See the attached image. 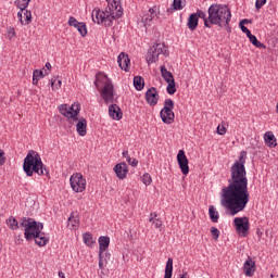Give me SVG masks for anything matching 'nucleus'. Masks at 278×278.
I'll use <instances>...</instances> for the list:
<instances>
[{
    "instance_id": "1",
    "label": "nucleus",
    "mask_w": 278,
    "mask_h": 278,
    "mask_svg": "<svg viewBox=\"0 0 278 278\" xmlns=\"http://www.w3.org/2000/svg\"><path fill=\"white\" fill-rule=\"evenodd\" d=\"M247 152L242 151L238 161L230 167L228 186L222 188L220 204L229 210L231 216L244 212L251 193L249 192V178H247Z\"/></svg>"
},
{
    "instance_id": "2",
    "label": "nucleus",
    "mask_w": 278,
    "mask_h": 278,
    "mask_svg": "<svg viewBox=\"0 0 278 278\" xmlns=\"http://www.w3.org/2000/svg\"><path fill=\"white\" fill-rule=\"evenodd\" d=\"M108 8L105 11L99 9L93 10L92 21L98 25H103V27H112L114 21L123 16V7H121V0H106Z\"/></svg>"
},
{
    "instance_id": "3",
    "label": "nucleus",
    "mask_w": 278,
    "mask_h": 278,
    "mask_svg": "<svg viewBox=\"0 0 278 278\" xmlns=\"http://www.w3.org/2000/svg\"><path fill=\"white\" fill-rule=\"evenodd\" d=\"M208 21L205 22V27L212 29V25L226 27L227 31H231L229 23H231V10L225 4L213 3L207 10Z\"/></svg>"
},
{
    "instance_id": "4",
    "label": "nucleus",
    "mask_w": 278,
    "mask_h": 278,
    "mask_svg": "<svg viewBox=\"0 0 278 278\" xmlns=\"http://www.w3.org/2000/svg\"><path fill=\"white\" fill-rule=\"evenodd\" d=\"M20 227H24V236L26 240L35 239V243L38 244V247H47V242H49V237H47V235L42 232V229L45 228V225H42V223H38L31 218L22 217L20 222Z\"/></svg>"
},
{
    "instance_id": "5",
    "label": "nucleus",
    "mask_w": 278,
    "mask_h": 278,
    "mask_svg": "<svg viewBox=\"0 0 278 278\" xmlns=\"http://www.w3.org/2000/svg\"><path fill=\"white\" fill-rule=\"evenodd\" d=\"M23 170L27 177H33L34 173L37 175H49V169L42 163V159L38 152L30 150L24 159Z\"/></svg>"
},
{
    "instance_id": "6",
    "label": "nucleus",
    "mask_w": 278,
    "mask_h": 278,
    "mask_svg": "<svg viewBox=\"0 0 278 278\" xmlns=\"http://www.w3.org/2000/svg\"><path fill=\"white\" fill-rule=\"evenodd\" d=\"M94 86L100 90V96L105 103H114V85L108 78V75L98 73L96 75Z\"/></svg>"
},
{
    "instance_id": "7",
    "label": "nucleus",
    "mask_w": 278,
    "mask_h": 278,
    "mask_svg": "<svg viewBox=\"0 0 278 278\" xmlns=\"http://www.w3.org/2000/svg\"><path fill=\"white\" fill-rule=\"evenodd\" d=\"M175 102L170 99L164 101V108L160 112V116L165 125H173L175 123Z\"/></svg>"
},
{
    "instance_id": "8",
    "label": "nucleus",
    "mask_w": 278,
    "mask_h": 278,
    "mask_svg": "<svg viewBox=\"0 0 278 278\" xmlns=\"http://www.w3.org/2000/svg\"><path fill=\"white\" fill-rule=\"evenodd\" d=\"M168 55V50L164 43H155L153 47L150 48L148 51L147 62L148 64H154L160 60V55Z\"/></svg>"
},
{
    "instance_id": "9",
    "label": "nucleus",
    "mask_w": 278,
    "mask_h": 278,
    "mask_svg": "<svg viewBox=\"0 0 278 278\" xmlns=\"http://www.w3.org/2000/svg\"><path fill=\"white\" fill-rule=\"evenodd\" d=\"M233 224L236 227L237 233L241 236V238H247L249 236V229L251 227V224L249 223V217H236L233 219Z\"/></svg>"
},
{
    "instance_id": "10",
    "label": "nucleus",
    "mask_w": 278,
    "mask_h": 278,
    "mask_svg": "<svg viewBox=\"0 0 278 278\" xmlns=\"http://www.w3.org/2000/svg\"><path fill=\"white\" fill-rule=\"evenodd\" d=\"M59 112L68 121H73L75 117L79 116V104H73L68 106V104L59 105Z\"/></svg>"
},
{
    "instance_id": "11",
    "label": "nucleus",
    "mask_w": 278,
    "mask_h": 278,
    "mask_svg": "<svg viewBox=\"0 0 278 278\" xmlns=\"http://www.w3.org/2000/svg\"><path fill=\"white\" fill-rule=\"evenodd\" d=\"M70 184L74 192H84V190H86V180L84 178V175L79 173L73 174L71 176Z\"/></svg>"
},
{
    "instance_id": "12",
    "label": "nucleus",
    "mask_w": 278,
    "mask_h": 278,
    "mask_svg": "<svg viewBox=\"0 0 278 278\" xmlns=\"http://www.w3.org/2000/svg\"><path fill=\"white\" fill-rule=\"evenodd\" d=\"M177 162L182 175H188V173H190V166H188V156H186V152L184 150L178 151Z\"/></svg>"
},
{
    "instance_id": "13",
    "label": "nucleus",
    "mask_w": 278,
    "mask_h": 278,
    "mask_svg": "<svg viewBox=\"0 0 278 278\" xmlns=\"http://www.w3.org/2000/svg\"><path fill=\"white\" fill-rule=\"evenodd\" d=\"M146 101L148 105H157V101H160V93L157 92V88L152 87L147 90Z\"/></svg>"
},
{
    "instance_id": "14",
    "label": "nucleus",
    "mask_w": 278,
    "mask_h": 278,
    "mask_svg": "<svg viewBox=\"0 0 278 278\" xmlns=\"http://www.w3.org/2000/svg\"><path fill=\"white\" fill-rule=\"evenodd\" d=\"M157 16V7L150 8L147 13L143 14L141 23L146 27H151V21Z\"/></svg>"
},
{
    "instance_id": "15",
    "label": "nucleus",
    "mask_w": 278,
    "mask_h": 278,
    "mask_svg": "<svg viewBox=\"0 0 278 278\" xmlns=\"http://www.w3.org/2000/svg\"><path fill=\"white\" fill-rule=\"evenodd\" d=\"M113 170L116 174V177L118 179H126L127 178V173H129V167L125 162L118 163L114 166Z\"/></svg>"
},
{
    "instance_id": "16",
    "label": "nucleus",
    "mask_w": 278,
    "mask_h": 278,
    "mask_svg": "<svg viewBox=\"0 0 278 278\" xmlns=\"http://www.w3.org/2000/svg\"><path fill=\"white\" fill-rule=\"evenodd\" d=\"M255 261L248 257V260L243 263V275H245V277H253V275H255Z\"/></svg>"
},
{
    "instance_id": "17",
    "label": "nucleus",
    "mask_w": 278,
    "mask_h": 278,
    "mask_svg": "<svg viewBox=\"0 0 278 278\" xmlns=\"http://www.w3.org/2000/svg\"><path fill=\"white\" fill-rule=\"evenodd\" d=\"M129 55L125 54V52H121L117 58V63L119 68L122 71H125L126 73L129 71V64H130Z\"/></svg>"
},
{
    "instance_id": "18",
    "label": "nucleus",
    "mask_w": 278,
    "mask_h": 278,
    "mask_svg": "<svg viewBox=\"0 0 278 278\" xmlns=\"http://www.w3.org/2000/svg\"><path fill=\"white\" fill-rule=\"evenodd\" d=\"M72 121H76V131L78 134V136H86L87 134V127H88V123L86 122V118H80L78 119L77 117H75Z\"/></svg>"
},
{
    "instance_id": "19",
    "label": "nucleus",
    "mask_w": 278,
    "mask_h": 278,
    "mask_svg": "<svg viewBox=\"0 0 278 278\" xmlns=\"http://www.w3.org/2000/svg\"><path fill=\"white\" fill-rule=\"evenodd\" d=\"M109 115L113 121H121L123 118V112L121 111V106L117 104H112L109 106Z\"/></svg>"
},
{
    "instance_id": "20",
    "label": "nucleus",
    "mask_w": 278,
    "mask_h": 278,
    "mask_svg": "<svg viewBox=\"0 0 278 278\" xmlns=\"http://www.w3.org/2000/svg\"><path fill=\"white\" fill-rule=\"evenodd\" d=\"M98 242H99V254L103 255V253H105L108 251V249L110 248V237L101 236L98 239Z\"/></svg>"
},
{
    "instance_id": "21",
    "label": "nucleus",
    "mask_w": 278,
    "mask_h": 278,
    "mask_svg": "<svg viewBox=\"0 0 278 278\" xmlns=\"http://www.w3.org/2000/svg\"><path fill=\"white\" fill-rule=\"evenodd\" d=\"M265 144L269 147L270 149H275L277 147V138H275V134L273 131H267L264 135Z\"/></svg>"
},
{
    "instance_id": "22",
    "label": "nucleus",
    "mask_w": 278,
    "mask_h": 278,
    "mask_svg": "<svg viewBox=\"0 0 278 278\" xmlns=\"http://www.w3.org/2000/svg\"><path fill=\"white\" fill-rule=\"evenodd\" d=\"M67 227L70 229H77L79 227V215L77 213H72L71 216L67 219Z\"/></svg>"
},
{
    "instance_id": "23",
    "label": "nucleus",
    "mask_w": 278,
    "mask_h": 278,
    "mask_svg": "<svg viewBox=\"0 0 278 278\" xmlns=\"http://www.w3.org/2000/svg\"><path fill=\"white\" fill-rule=\"evenodd\" d=\"M47 75H49L48 71H38L35 70L33 72V85L34 86H38V81H40V79H42V77H47Z\"/></svg>"
},
{
    "instance_id": "24",
    "label": "nucleus",
    "mask_w": 278,
    "mask_h": 278,
    "mask_svg": "<svg viewBox=\"0 0 278 278\" xmlns=\"http://www.w3.org/2000/svg\"><path fill=\"white\" fill-rule=\"evenodd\" d=\"M187 27L191 30L194 31L197 27H199V20L197 17V14L192 13L187 22Z\"/></svg>"
},
{
    "instance_id": "25",
    "label": "nucleus",
    "mask_w": 278,
    "mask_h": 278,
    "mask_svg": "<svg viewBox=\"0 0 278 278\" xmlns=\"http://www.w3.org/2000/svg\"><path fill=\"white\" fill-rule=\"evenodd\" d=\"M161 75L164 79V81L172 83L175 81V78L173 77V73L168 72V70H166V66H161Z\"/></svg>"
},
{
    "instance_id": "26",
    "label": "nucleus",
    "mask_w": 278,
    "mask_h": 278,
    "mask_svg": "<svg viewBox=\"0 0 278 278\" xmlns=\"http://www.w3.org/2000/svg\"><path fill=\"white\" fill-rule=\"evenodd\" d=\"M149 222L152 223L156 229H162L163 223L162 219L157 218V213H151Z\"/></svg>"
},
{
    "instance_id": "27",
    "label": "nucleus",
    "mask_w": 278,
    "mask_h": 278,
    "mask_svg": "<svg viewBox=\"0 0 278 278\" xmlns=\"http://www.w3.org/2000/svg\"><path fill=\"white\" fill-rule=\"evenodd\" d=\"M134 86L138 91L144 90V78H142V76H135Z\"/></svg>"
},
{
    "instance_id": "28",
    "label": "nucleus",
    "mask_w": 278,
    "mask_h": 278,
    "mask_svg": "<svg viewBox=\"0 0 278 278\" xmlns=\"http://www.w3.org/2000/svg\"><path fill=\"white\" fill-rule=\"evenodd\" d=\"M164 278H173V258L172 257H168L167 260Z\"/></svg>"
},
{
    "instance_id": "29",
    "label": "nucleus",
    "mask_w": 278,
    "mask_h": 278,
    "mask_svg": "<svg viewBox=\"0 0 278 278\" xmlns=\"http://www.w3.org/2000/svg\"><path fill=\"white\" fill-rule=\"evenodd\" d=\"M175 10H184V0H174L173 2V9H167L168 14H173Z\"/></svg>"
},
{
    "instance_id": "30",
    "label": "nucleus",
    "mask_w": 278,
    "mask_h": 278,
    "mask_svg": "<svg viewBox=\"0 0 278 278\" xmlns=\"http://www.w3.org/2000/svg\"><path fill=\"white\" fill-rule=\"evenodd\" d=\"M250 42H252V45L254 47H256V49H266V45L262 43V41L257 40V37H255L253 34L251 36L248 37Z\"/></svg>"
},
{
    "instance_id": "31",
    "label": "nucleus",
    "mask_w": 278,
    "mask_h": 278,
    "mask_svg": "<svg viewBox=\"0 0 278 278\" xmlns=\"http://www.w3.org/2000/svg\"><path fill=\"white\" fill-rule=\"evenodd\" d=\"M208 216H210L212 223H218L219 215H218L216 208L214 207V205H211L208 207Z\"/></svg>"
},
{
    "instance_id": "32",
    "label": "nucleus",
    "mask_w": 278,
    "mask_h": 278,
    "mask_svg": "<svg viewBox=\"0 0 278 278\" xmlns=\"http://www.w3.org/2000/svg\"><path fill=\"white\" fill-rule=\"evenodd\" d=\"M29 1L31 0H16L15 5L21 10L22 12H25L27 10V7L29 5Z\"/></svg>"
},
{
    "instance_id": "33",
    "label": "nucleus",
    "mask_w": 278,
    "mask_h": 278,
    "mask_svg": "<svg viewBox=\"0 0 278 278\" xmlns=\"http://www.w3.org/2000/svg\"><path fill=\"white\" fill-rule=\"evenodd\" d=\"M7 225L13 231H16V229H18V220H16L15 217L11 216L9 219H7Z\"/></svg>"
},
{
    "instance_id": "34",
    "label": "nucleus",
    "mask_w": 278,
    "mask_h": 278,
    "mask_svg": "<svg viewBox=\"0 0 278 278\" xmlns=\"http://www.w3.org/2000/svg\"><path fill=\"white\" fill-rule=\"evenodd\" d=\"M77 31L83 36V38H86L88 36V28L86 27V23L80 22V25L76 27Z\"/></svg>"
},
{
    "instance_id": "35",
    "label": "nucleus",
    "mask_w": 278,
    "mask_h": 278,
    "mask_svg": "<svg viewBox=\"0 0 278 278\" xmlns=\"http://www.w3.org/2000/svg\"><path fill=\"white\" fill-rule=\"evenodd\" d=\"M84 242L87 244V247H94V239L90 232H86L84 235Z\"/></svg>"
},
{
    "instance_id": "36",
    "label": "nucleus",
    "mask_w": 278,
    "mask_h": 278,
    "mask_svg": "<svg viewBox=\"0 0 278 278\" xmlns=\"http://www.w3.org/2000/svg\"><path fill=\"white\" fill-rule=\"evenodd\" d=\"M193 14H195L198 21H199V18H202L204 21V27H205V23H206V21H210V16H207V14L201 10H198Z\"/></svg>"
},
{
    "instance_id": "37",
    "label": "nucleus",
    "mask_w": 278,
    "mask_h": 278,
    "mask_svg": "<svg viewBox=\"0 0 278 278\" xmlns=\"http://www.w3.org/2000/svg\"><path fill=\"white\" fill-rule=\"evenodd\" d=\"M249 20H242L240 23H239V27L241 29V31H243V34H245L249 38V36H251V30H249V28L247 26H244V23H248Z\"/></svg>"
},
{
    "instance_id": "38",
    "label": "nucleus",
    "mask_w": 278,
    "mask_h": 278,
    "mask_svg": "<svg viewBox=\"0 0 278 278\" xmlns=\"http://www.w3.org/2000/svg\"><path fill=\"white\" fill-rule=\"evenodd\" d=\"M167 84H168L166 88L167 92L169 94H175L177 92V87H175V80H172L170 83H167Z\"/></svg>"
},
{
    "instance_id": "39",
    "label": "nucleus",
    "mask_w": 278,
    "mask_h": 278,
    "mask_svg": "<svg viewBox=\"0 0 278 278\" xmlns=\"http://www.w3.org/2000/svg\"><path fill=\"white\" fill-rule=\"evenodd\" d=\"M153 181V179L151 178V174L146 173L142 176V184H144V186H151V182Z\"/></svg>"
},
{
    "instance_id": "40",
    "label": "nucleus",
    "mask_w": 278,
    "mask_h": 278,
    "mask_svg": "<svg viewBox=\"0 0 278 278\" xmlns=\"http://www.w3.org/2000/svg\"><path fill=\"white\" fill-rule=\"evenodd\" d=\"M24 25H29L31 23V11L26 10L24 12Z\"/></svg>"
},
{
    "instance_id": "41",
    "label": "nucleus",
    "mask_w": 278,
    "mask_h": 278,
    "mask_svg": "<svg viewBox=\"0 0 278 278\" xmlns=\"http://www.w3.org/2000/svg\"><path fill=\"white\" fill-rule=\"evenodd\" d=\"M81 22L77 21V18L70 16L67 25H70V27H77L78 25H80Z\"/></svg>"
},
{
    "instance_id": "42",
    "label": "nucleus",
    "mask_w": 278,
    "mask_h": 278,
    "mask_svg": "<svg viewBox=\"0 0 278 278\" xmlns=\"http://www.w3.org/2000/svg\"><path fill=\"white\" fill-rule=\"evenodd\" d=\"M211 233L213 236V240H218V238H220V230L216 227H211Z\"/></svg>"
},
{
    "instance_id": "43",
    "label": "nucleus",
    "mask_w": 278,
    "mask_h": 278,
    "mask_svg": "<svg viewBox=\"0 0 278 278\" xmlns=\"http://www.w3.org/2000/svg\"><path fill=\"white\" fill-rule=\"evenodd\" d=\"M51 86H52V89L53 88H61V86H62V80L61 79H52L51 80Z\"/></svg>"
},
{
    "instance_id": "44",
    "label": "nucleus",
    "mask_w": 278,
    "mask_h": 278,
    "mask_svg": "<svg viewBox=\"0 0 278 278\" xmlns=\"http://www.w3.org/2000/svg\"><path fill=\"white\" fill-rule=\"evenodd\" d=\"M8 36H9L10 39L16 37V30L14 29V27H9L8 28Z\"/></svg>"
},
{
    "instance_id": "45",
    "label": "nucleus",
    "mask_w": 278,
    "mask_h": 278,
    "mask_svg": "<svg viewBox=\"0 0 278 278\" xmlns=\"http://www.w3.org/2000/svg\"><path fill=\"white\" fill-rule=\"evenodd\" d=\"M217 134L219 136H225V134H227V128H225L223 125H218L217 126Z\"/></svg>"
},
{
    "instance_id": "46",
    "label": "nucleus",
    "mask_w": 278,
    "mask_h": 278,
    "mask_svg": "<svg viewBox=\"0 0 278 278\" xmlns=\"http://www.w3.org/2000/svg\"><path fill=\"white\" fill-rule=\"evenodd\" d=\"M5 151H3L2 149H0V166H3V164H5Z\"/></svg>"
},
{
    "instance_id": "47",
    "label": "nucleus",
    "mask_w": 278,
    "mask_h": 278,
    "mask_svg": "<svg viewBox=\"0 0 278 278\" xmlns=\"http://www.w3.org/2000/svg\"><path fill=\"white\" fill-rule=\"evenodd\" d=\"M263 5H266V0H256V3H255L256 10H262Z\"/></svg>"
},
{
    "instance_id": "48",
    "label": "nucleus",
    "mask_w": 278,
    "mask_h": 278,
    "mask_svg": "<svg viewBox=\"0 0 278 278\" xmlns=\"http://www.w3.org/2000/svg\"><path fill=\"white\" fill-rule=\"evenodd\" d=\"M122 155L123 157H125L126 162H131V156H129V151L124 150Z\"/></svg>"
},
{
    "instance_id": "49",
    "label": "nucleus",
    "mask_w": 278,
    "mask_h": 278,
    "mask_svg": "<svg viewBox=\"0 0 278 278\" xmlns=\"http://www.w3.org/2000/svg\"><path fill=\"white\" fill-rule=\"evenodd\" d=\"M103 257H105L103 254H99V268H100V270H103Z\"/></svg>"
},
{
    "instance_id": "50",
    "label": "nucleus",
    "mask_w": 278,
    "mask_h": 278,
    "mask_svg": "<svg viewBox=\"0 0 278 278\" xmlns=\"http://www.w3.org/2000/svg\"><path fill=\"white\" fill-rule=\"evenodd\" d=\"M23 11L20 10V12L17 13V18L20 20L21 25H25V21H23Z\"/></svg>"
},
{
    "instance_id": "51",
    "label": "nucleus",
    "mask_w": 278,
    "mask_h": 278,
    "mask_svg": "<svg viewBox=\"0 0 278 278\" xmlns=\"http://www.w3.org/2000/svg\"><path fill=\"white\" fill-rule=\"evenodd\" d=\"M128 164H129L130 166L136 167V166H138V161H137L136 159H130V161H128Z\"/></svg>"
},
{
    "instance_id": "52",
    "label": "nucleus",
    "mask_w": 278,
    "mask_h": 278,
    "mask_svg": "<svg viewBox=\"0 0 278 278\" xmlns=\"http://www.w3.org/2000/svg\"><path fill=\"white\" fill-rule=\"evenodd\" d=\"M103 255H104L103 262H108V260H110V257H111V255H110V253L108 252V250H106L105 252H103Z\"/></svg>"
},
{
    "instance_id": "53",
    "label": "nucleus",
    "mask_w": 278,
    "mask_h": 278,
    "mask_svg": "<svg viewBox=\"0 0 278 278\" xmlns=\"http://www.w3.org/2000/svg\"><path fill=\"white\" fill-rule=\"evenodd\" d=\"M180 278H190L188 275V271H182V275H180Z\"/></svg>"
},
{
    "instance_id": "54",
    "label": "nucleus",
    "mask_w": 278,
    "mask_h": 278,
    "mask_svg": "<svg viewBox=\"0 0 278 278\" xmlns=\"http://www.w3.org/2000/svg\"><path fill=\"white\" fill-rule=\"evenodd\" d=\"M46 68L48 70V71H51V63H46Z\"/></svg>"
}]
</instances>
